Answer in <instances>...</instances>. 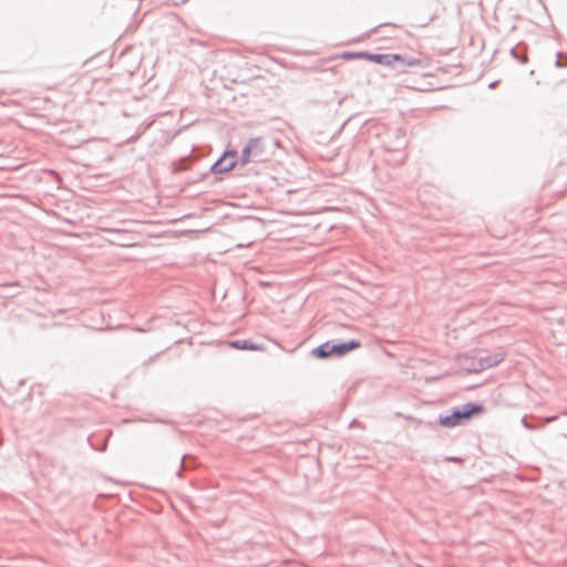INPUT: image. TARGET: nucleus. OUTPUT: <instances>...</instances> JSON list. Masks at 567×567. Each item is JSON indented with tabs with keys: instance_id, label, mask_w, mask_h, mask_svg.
<instances>
[{
	"instance_id": "1a4fd4ad",
	"label": "nucleus",
	"mask_w": 567,
	"mask_h": 567,
	"mask_svg": "<svg viewBox=\"0 0 567 567\" xmlns=\"http://www.w3.org/2000/svg\"><path fill=\"white\" fill-rule=\"evenodd\" d=\"M386 56L385 55H380V54H368L365 53V56H363V59H368V60H371L373 62H382L383 59H385Z\"/></svg>"
},
{
	"instance_id": "423d86ee",
	"label": "nucleus",
	"mask_w": 567,
	"mask_h": 567,
	"mask_svg": "<svg viewBox=\"0 0 567 567\" xmlns=\"http://www.w3.org/2000/svg\"><path fill=\"white\" fill-rule=\"evenodd\" d=\"M333 347L334 349H332V351H334L336 355L341 357L354 349H358L360 343L357 341H349L340 344H333Z\"/></svg>"
},
{
	"instance_id": "39448f33",
	"label": "nucleus",
	"mask_w": 567,
	"mask_h": 567,
	"mask_svg": "<svg viewBox=\"0 0 567 567\" xmlns=\"http://www.w3.org/2000/svg\"><path fill=\"white\" fill-rule=\"evenodd\" d=\"M228 347L237 350L264 351L262 344L254 343L249 340H237L227 342Z\"/></svg>"
},
{
	"instance_id": "f257e3e1",
	"label": "nucleus",
	"mask_w": 567,
	"mask_h": 567,
	"mask_svg": "<svg viewBox=\"0 0 567 567\" xmlns=\"http://www.w3.org/2000/svg\"><path fill=\"white\" fill-rule=\"evenodd\" d=\"M392 69H394L398 73H408L412 75L410 81V86L415 90L424 91L427 90L426 85H424L420 78L425 75H431L430 66L425 61L416 60V59H404L400 55H392Z\"/></svg>"
},
{
	"instance_id": "7ed1b4c3",
	"label": "nucleus",
	"mask_w": 567,
	"mask_h": 567,
	"mask_svg": "<svg viewBox=\"0 0 567 567\" xmlns=\"http://www.w3.org/2000/svg\"><path fill=\"white\" fill-rule=\"evenodd\" d=\"M237 153L235 151L225 152L224 155L213 165L214 173H226L236 166Z\"/></svg>"
},
{
	"instance_id": "6e6552de",
	"label": "nucleus",
	"mask_w": 567,
	"mask_h": 567,
	"mask_svg": "<svg viewBox=\"0 0 567 567\" xmlns=\"http://www.w3.org/2000/svg\"><path fill=\"white\" fill-rule=\"evenodd\" d=\"M363 56H365L363 52H344L341 54V58L344 60L363 59Z\"/></svg>"
},
{
	"instance_id": "0eeeda50",
	"label": "nucleus",
	"mask_w": 567,
	"mask_h": 567,
	"mask_svg": "<svg viewBox=\"0 0 567 567\" xmlns=\"http://www.w3.org/2000/svg\"><path fill=\"white\" fill-rule=\"evenodd\" d=\"M332 349H334L333 344L326 342V343L319 346L318 348L313 349L312 354L316 358L324 359V358H328L331 355H336V353H334V351H332Z\"/></svg>"
},
{
	"instance_id": "f03ea898",
	"label": "nucleus",
	"mask_w": 567,
	"mask_h": 567,
	"mask_svg": "<svg viewBox=\"0 0 567 567\" xmlns=\"http://www.w3.org/2000/svg\"><path fill=\"white\" fill-rule=\"evenodd\" d=\"M484 410L482 404H465L461 410H455L450 415L440 416L439 423L443 427H455L474 415L482 414Z\"/></svg>"
},
{
	"instance_id": "20e7f679",
	"label": "nucleus",
	"mask_w": 567,
	"mask_h": 567,
	"mask_svg": "<svg viewBox=\"0 0 567 567\" xmlns=\"http://www.w3.org/2000/svg\"><path fill=\"white\" fill-rule=\"evenodd\" d=\"M262 154V146L258 138L250 140L241 153V164L245 165L251 161L252 157Z\"/></svg>"
},
{
	"instance_id": "9d476101",
	"label": "nucleus",
	"mask_w": 567,
	"mask_h": 567,
	"mask_svg": "<svg viewBox=\"0 0 567 567\" xmlns=\"http://www.w3.org/2000/svg\"><path fill=\"white\" fill-rule=\"evenodd\" d=\"M503 360H504V354L499 353V354H497V357L493 361L486 363V367H493V365L502 362Z\"/></svg>"
}]
</instances>
